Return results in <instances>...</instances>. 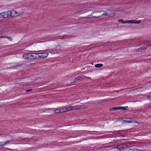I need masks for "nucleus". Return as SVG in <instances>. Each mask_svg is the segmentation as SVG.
Here are the masks:
<instances>
[{
    "mask_svg": "<svg viewBox=\"0 0 151 151\" xmlns=\"http://www.w3.org/2000/svg\"><path fill=\"white\" fill-rule=\"evenodd\" d=\"M99 12V11H93L91 13V14H90L88 15L87 16H86L85 17H83V18H86L87 19H90V18H97L98 17H105L106 16H109V12L108 11L105 12V13H103L102 14L101 16H99L98 17H96V16H92V14H93L95 12Z\"/></svg>",
    "mask_w": 151,
    "mask_h": 151,
    "instance_id": "obj_1",
    "label": "nucleus"
},
{
    "mask_svg": "<svg viewBox=\"0 0 151 151\" xmlns=\"http://www.w3.org/2000/svg\"><path fill=\"white\" fill-rule=\"evenodd\" d=\"M37 56L36 57V58H46L48 55L47 53L45 52L42 53H37Z\"/></svg>",
    "mask_w": 151,
    "mask_h": 151,
    "instance_id": "obj_2",
    "label": "nucleus"
},
{
    "mask_svg": "<svg viewBox=\"0 0 151 151\" xmlns=\"http://www.w3.org/2000/svg\"><path fill=\"white\" fill-rule=\"evenodd\" d=\"M4 12L5 14V18L12 17V13L11 12V11H7Z\"/></svg>",
    "mask_w": 151,
    "mask_h": 151,
    "instance_id": "obj_3",
    "label": "nucleus"
},
{
    "mask_svg": "<svg viewBox=\"0 0 151 151\" xmlns=\"http://www.w3.org/2000/svg\"><path fill=\"white\" fill-rule=\"evenodd\" d=\"M30 53H25L22 55L23 58L25 59L29 60Z\"/></svg>",
    "mask_w": 151,
    "mask_h": 151,
    "instance_id": "obj_4",
    "label": "nucleus"
},
{
    "mask_svg": "<svg viewBox=\"0 0 151 151\" xmlns=\"http://www.w3.org/2000/svg\"><path fill=\"white\" fill-rule=\"evenodd\" d=\"M147 48V47H146V46H145L144 47H140L137 50V51L140 52H143Z\"/></svg>",
    "mask_w": 151,
    "mask_h": 151,
    "instance_id": "obj_5",
    "label": "nucleus"
},
{
    "mask_svg": "<svg viewBox=\"0 0 151 151\" xmlns=\"http://www.w3.org/2000/svg\"><path fill=\"white\" fill-rule=\"evenodd\" d=\"M37 55V54H34V53H32V54H30V58L29 60H33L35 58H36V57H35V55Z\"/></svg>",
    "mask_w": 151,
    "mask_h": 151,
    "instance_id": "obj_6",
    "label": "nucleus"
},
{
    "mask_svg": "<svg viewBox=\"0 0 151 151\" xmlns=\"http://www.w3.org/2000/svg\"><path fill=\"white\" fill-rule=\"evenodd\" d=\"M11 12L12 13V17H16L17 16V13L16 11L13 10L11 11Z\"/></svg>",
    "mask_w": 151,
    "mask_h": 151,
    "instance_id": "obj_7",
    "label": "nucleus"
},
{
    "mask_svg": "<svg viewBox=\"0 0 151 151\" xmlns=\"http://www.w3.org/2000/svg\"><path fill=\"white\" fill-rule=\"evenodd\" d=\"M10 142H11V141H9V140L7 141L6 142H3V144L0 145V146L3 147L8 144H9L10 143Z\"/></svg>",
    "mask_w": 151,
    "mask_h": 151,
    "instance_id": "obj_8",
    "label": "nucleus"
},
{
    "mask_svg": "<svg viewBox=\"0 0 151 151\" xmlns=\"http://www.w3.org/2000/svg\"><path fill=\"white\" fill-rule=\"evenodd\" d=\"M109 12V16L110 17H113L114 16V13L112 11L109 10L108 11Z\"/></svg>",
    "mask_w": 151,
    "mask_h": 151,
    "instance_id": "obj_9",
    "label": "nucleus"
},
{
    "mask_svg": "<svg viewBox=\"0 0 151 151\" xmlns=\"http://www.w3.org/2000/svg\"><path fill=\"white\" fill-rule=\"evenodd\" d=\"M72 110H77L79 109V105H76L74 106H71Z\"/></svg>",
    "mask_w": 151,
    "mask_h": 151,
    "instance_id": "obj_10",
    "label": "nucleus"
},
{
    "mask_svg": "<svg viewBox=\"0 0 151 151\" xmlns=\"http://www.w3.org/2000/svg\"><path fill=\"white\" fill-rule=\"evenodd\" d=\"M133 23L139 24L141 23V21L140 20H136L133 19Z\"/></svg>",
    "mask_w": 151,
    "mask_h": 151,
    "instance_id": "obj_11",
    "label": "nucleus"
},
{
    "mask_svg": "<svg viewBox=\"0 0 151 151\" xmlns=\"http://www.w3.org/2000/svg\"><path fill=\"white\" fill-rule=\"evenodd\" d=\"M134 121V120H130L128 121H126L124 120L123 121V122L124 123H131L133 122Z\"/></svg>",
    "mask_w": 151,
    "mask_h": 151,
    "instance_id": "obj_12",
    "label": "nucleus"
},
{
    "mask_svg": "<svg viewBox=\"0 0 151 151\" xmlns=\"http://www.w3.org/2000/svg\"><path fill=\"white\" fill-rule=\"evenodd\" d=\"M121 150V151H133V150L122 148V149Z\"/></svg>",
    "mask_w": 151,
    "mask_h": 151,
    "instance_id": "obj_13",
    "label": "nucleus"
},
{
    "mask_svg": "<svg viewBox=\"0 0 151 151\" xmlns=\"http://www.w3.org/2000/svg\"><path fill=\"white\" fill-rule=\"evenodd\" d=\"M119 107V109H122L123 110L127 109H128V107L127 106H126L125 107Z\"/></svg>",
    "mask_w": 151,
    "mask_h": 151,
    "instance_id": "obj_14",
    "label": "nucleus"
},
{
    "mask_svg": "<svg viewBox=\"0 0 151 151\" xmlns=\"http://www.w3.org/2000/svg\"><path fill=\"white\" fill-rule=\"evenodd\" d=\"M87 107H88V106L86 105H79V109H83L84 108H86Z\"/></svg>",
    "mask_w": 151,
    "mask_h": 151,
    "instance_id": "obj_15",
    "label": "nucleus"
},
{
    "mask_svg": "<svg viewBox=\"0 0 151 151\" xmlns=\"http://www.w3.org/2000/svg\"><path fill=\"white\" fill-rule=\"evenodd\" d=\"M66 112L72 110V106H69L67 107H65Z\"/></svg>",
    "mask_w": 151,
    "mask_h": 151,
    "instance_id": "obj_16",
    "label": "nucleus"
},
{
    "mask_svg": "<svg viewBox=\"0 0 151 151\" xmlns=\"http://www.w3.org/2000/svg\"><path fill=\"white\" fill-rule=\"evenodd\" d=\"M60 109L61 113H63L66 112L65 107H63L61 108Z\"/></svg>",
    "mask_w": 151,
    "mask_h": 151,
    "instance_id": "obj_17",
    "label": "nucleus"
},
{
    "mask_svg": "<svg viewBox=\"0 0 151 151\" xmlns=\"http://www.w3.org/2000/svg\"><path fill=\"white\" fill-rule=\"evenodd\" d=\"M5 18V16L4 12H2L0 14V18Z\"/></svg>",
    "mask_w": 151,
    "mask_h": 151,
    "instance_id": "obj_18",
    "label": "nucleus"
},
{
    "mask_svg": "<svg viewBox=\"0 0 151 151\" xmlns=\"http://www.w3.org/2000/svg\"><path fill=\"white\" fill-rule=\"evenodd\" d=\"M53 112L54 113H58L60 112V109H57L55 110H54L53 111Z\"/></svg>",
    "mask_w": 151,
    "mask_h": 151,
    "instance_id": "obj_19",
    "label": "nucleus"
},
{
    "mask_svg": "<svg viewBox=\"0 0 151 151\" xmlns=\"http://www.w3.org/2000/svg\"><path fill=\"white\" fill-rule=\"evenodd\" d=\"M103 65L102 64H98L95 65V67L97 68L102 67Z\"/></svg>",
    "mask_w": 151,
    "mask_h": 151,
    "instance_id": "obj_20",
    "label": "nucleus"
},
{
    "mask_svg": "<svg viewBox=\"0 0 151 151\" xmlns=\"http://www.w3.org/2000/svg\"><path fill=\"white\" fill-rule=\"evenodd\" d=\"M4 38L8 39L10 41H12V38L10 36H5L4 37Z\"/></svg>",
    "mask_w": 151,
    "mask_h": 151,
    "instance_id": "obj_21",
    "label": "nucleus"
},
{
    "mask_svg": "<svg viewBox=\"0 0 151 151\" xmlns=\"http://www.w3.org/2000/svg\"><path fill=\"white\" fill-rule=\"evenodd\" d=\"M119 109V107H113L112 108H111L110 110L112 111H114L115 110H118Z\"/></svg>",
    "mask_w": 151,
    "mask_h": 151,
    "instance_id": "obj_22",
    "label": "nucleus"
},
{
    "mask_svg": "<svg viewBox=\"0 0 151 151\" xmlns=\"http://www.w3.org/2000/svg\"><path fill=\"white\" fill-rule=\"evenodd\" d=\"M77 81L81 80L84 79L83 77L81 76H78L77 77Z\"/></svg>",
    "mask_w": 151,
    "mask_h": 151,
    "instance_id": "obj_23",
    "label": "nucleus"
},
{
    "mask_svg": "<svg viewBox=\"0 0 151 151\" xmlns=\"http://www.w3.org/2000/svg\"><path fill=\"white\" fill-rule=\"evenodd\" d=\"M133 22L132 20L126 21V23H133Z\"/></svg>",
    "mask_w": 151,
    "mask_h": 151,
    "instance_id": "obj_24",
    "label": "nucleus"
},
{
    "mask_svg": "<svg viewBox=\"0 0 151 151\" xmlns=\"http://www.w3.org/2000/svg\"><path fill=\"white\" fill-rule=\"evenodd\" d=\"M118 21L119 22L122 23L124 24L126 23V21H124L122 19H119Z\"/></svg>",
    "mask_w": 151,
    "mask_h": 151,
    "instance_id": "obj_25",
    "label": "nucleus"
},
{
    "mask_svg": "<svg viewBox=\"0 0 151 151\" xmlns=\"http://www.w3.org/2000/svg\"><path fill=\"white\" fill-rule=\"evenodd\" d=\"M77 81V77L76 78L74 79L73 80V81H72V82L73 83H74V82H76Z\"/></svg>",
    "mask_w": 151,
    "mask_h": 151,
    "instance_id": "obj_26",
    "label": "nucleus"
},
{
    "mask_svg": "<svg viewBox=\"0 0 151 151\" xmlns=\"http://www.w3.org/2000/svg\"><path fill=\"white\" fill-rule=\"evenodd\" d=\"M148 98L149 99H151V96H148Z\"/></svg>",
    "mask_w": 151,
    "mask_h": 151,
    "instance_id": "obj_27",
    "label": "nucleus"
},
{
    "mask_svg": "<svg viewBox=\"0 0 151 151\" xmlns=\"http://www.w3.org/2000/svg\"><path fill=\"white\" fill-rule=\"evenodd\" d=\"M32 90V89H29L27 90L26 91V92H28L31 91Z\"/></svg>",
    "mask_w": 151,
    "mask_h": 151,
    "instance_id": "obj_28",
    "label": "nucleus"
},
{
    "mask_svg": "<svg viewBox=\"0 0 151 151\" xmlns=\"http://www.w3.org/2000/svg\"><path fill=\"white\" fill-rule=\"evenodd\" d=\"M133 151H139V150L134 149L133 150Z\"/></svg>",
    "mask_w": 151,
    "mask_h": 151,
    "instance_id": "obj_29",
    "label": "nucleus"
},
{
    "mask_svg": "<svg viewBox=\"0 0 151 151\" xmlns=\"http://www.w3.org/2000/svg\"><path fill=\"white\" fill-rule=\"evenodd\" d=\"M145 46H146V47H147L148 46H151V44L147 45H146Z\"/></svg>",
    "mask_w": 151,
    "mask_h": 151,
    "instance_id": "obj_30",
    "label": "nucleus"
},
{
    "mask_svg": "<svg viewBox=\"0 0 151 151\" xmlns=\"http://www.w3.org/2000/svg\"><path fill=\"white\" fill-rule=\"evenodd\" d=\"M3 144V142H0V145H2Z\"/></svg>",
    "mask_w": 151,
    "mask_h": 151,
    "instance_id": "obj_31",
    "label": "nucleus"
},
{
    "mask_svg": "<svg viewBox=\"0 0 151 151\" xmlns=\"http://www.w3.org/2000/svg\"><path fill=\"white\" fill-rule=\"evenodd\" d=\"M4 36H1V37L0 38H4Z\"/></svg>",
    "mask_w": 151,
    "mask_h": 151,
    "instance_id": "obj_32",
    "label": "nucleus"
},
{
    "mask_svg": "<svg viewBox=\"0 0 151 151\" xmlns=\"http://www.w3.org/2000/svg\"><path fill=\"white\" fill-rule=\"evenodd\" d=\"M139 151H145V150H139Z\"/></svg>",
    "mask_w": 151,
    "mask_h": 151,
    "instance_id": "obj_33",
    "label": "nucleus"
},
{
    "mask_svg": "<svg viewBox=\"0 0 151 151\" xmlns=\"http://www.w3.org/2000/svg\"><path fill=\"white\" fill-rule=\"evenodd\" d=\"M40 51H41V50H39V51H37V52H40Z\"/></svg>",
    "mask_w": 151,
    "mask_h": 151,
    "instance_id": "obj_34",
    "label": "nucleus"
},
{
    "mask_svg": "<svg viewBox=\"0 0 151 151\" xmlns=\"http://www.w3.org/2000/svg\"><path fill=\"white\" fill-rule=\"evenodd\" d=\"M87 78H89V79H90V78H89L88 77Z\"/></svg>",
    "mask_w": 151,
    "mask_h": 151,
    "instance_id": "obj_35",
    "label": "nucleus"
},
{
    "mask_svg": "<svg viewBox=\"0 0 151 151\" xmlns=\"http://www.w3.org/2000/svg\"><path fill=\"white\" fill-rule=\"evenodd\" d=\"M110 42H109L108 43V44H110Z\"/></svg>",
    "mask_w": 151,
    "mask_h": 151,
    "instance_id": "obj_36",
    "label": "nucleus"
},
{
    "mask_svg": "<svg viewBox=\"0 0 151 151\" xmlns=\"http://www.w3.org/2000/svg\"><path fill=\"white\" fill-rule=\"evenodd\" d=\"M1 146H0V147H1Z\"/></svg>",
    "mask_w": 151,
    "mask_h": 151,
    "instance_id": "obj_37",
    "label": "nucleus"
}]
</instances>
